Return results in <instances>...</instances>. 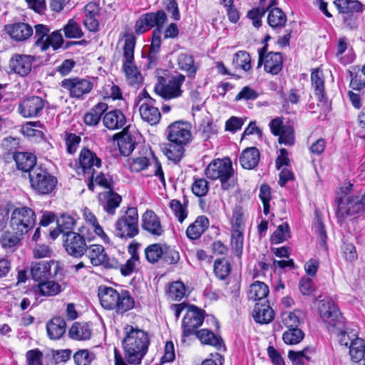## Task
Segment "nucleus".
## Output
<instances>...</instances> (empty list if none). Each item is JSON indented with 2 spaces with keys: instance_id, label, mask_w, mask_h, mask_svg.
<instances>
[{
  "instance_id": "5fc2aeb1",
  "label": "nucleus",
  "mask_w": 365,
  "mask_h": 365,
  "mask_svg": "<svg viewBox=\"0 0 365 365\" xmlns=\"http://www.w3.org/2000/svg\"><path fill=\"white\" fill-rule=\"evenodd\" d=\"M233 63L245 71H248L251 68V58L250 54L245 51H240L234 56Z\"/></svg>"
},
{
  "instance_id": "a211bd4d",
  "label": "nucleus",
  "mask_w": 365,
  "mask_h": 365,
  "mask_svg": "<svg viewBox=\"0 0 365 365\" xmlns=\"http://www.w3.org/2000/svg\"><path fill=\"white\" fill-rule=\"evenodd\" d=\"M34 61V58L32 56L14 54L9 60V67L11 72L24 77L30 73Z\"/></svg>"
},
{
  "instance_id": "c756f323",
  "label": "nucleus",
  "mask_w": 365,
  "mask_h": 365,
  "mask_svg": "<svg viewBox=\"0 0 365 365\" xmlns=\"http://www.w3.org/2000/svg\"><path fill=\"white\" fill-rule=\"evenodd\" d=\"M14 159L16 163L18 169L29 172L36 168V157L31 153L28 152H19L14 155Z\"/></svg>"
},
{
  "instance_id": "603ef678",
  "label": "nucleus",
  "mask_w": 365,
  "mask_h": 365,
  "mask_svg": "<svg viewBox=\"0 0 365 365\" xmlns=\"http://www.w3.org/2000/svg\"><path fill=\"white\" fill-rule=\"evenodd\" d=\"M290 237L289 227L287 222L279 225L272 235L270 241L273 244H279Z\"/></svg>"
},
{
  "instance_id": "c9c22d12",
  "label": "nucleus",
  "mask_w": 365,
  "mask_h": 365,
  "mask_svg": "<svg viewBox=\"0 0 365 365\" xmlns=\"http://www.w3.org/2000/svg\"><path fill=\"white\" fill-rule=\"evenodd\" d=\"M267 16L268 24L274 29H281L287 22V16L279 8H272L269 10Z\"/></svg>"
},
{
  "instance_id": "bf43d9fd",
  "label": "nucleus",
  "mask_w": 365,
  "mask_h": 365,
  "mask_svg": "<svg viewBox=\"0 0 365 365\" xmlns=\"http://www.w3.org/2000/svg\"><path fill=\"white\" fill-rule=\"evenodd\" d=\"M230 264L225 258L217 259L215 261L214 272L219 279H225V277L230 274Z\"/></svg>"
},
{
  "instance_id": "a878e982",
  "label": "nucleus",
  "mask_w": 365,
  "mask_h": 365,
  "mask_svg": "<svg viewBox=\"0 0 365 365\" xmlns=\"http://www.w3.org/2000/svg\"><path fill=\"white\" fill-rule=\"evenodd\" d=\"M121 201L122 197L120 195L109 190L102 195L101 204L106 213L113 215L115 214V210L120 206Z\"/></svg>"
},
{
  "instance_id": "338daca9",
  "label": "nucleus",
  "mask_w": 365,
  "mask_h": 365,
  "mask_svg": "<svg viewBox=\"0 0 365 365\" xmlns=\"http://www.w3.org/2000/svg\"><path fill=\"white\" fill-rule=\"evenodd\" d=\"M185 294V287L182 282L177 281L170 284L169 296L174 300L182 299Z\"/></svg>"
},
{
  "instance_id": "a18cd8bd",
  "label": "nucleus",
  "mask_w": 365,
  "mask_h": 365,
  "mask_svg": "<svg viewBox=\"0 0 365 365\" xmlns=\"http://www.w3.org/2000/svg\"><path fill=\"white\" fill-rule=\"evenodd\" d=\"M183 146L184 145L169 142L167 147L164 149V154L168 160L177 163L183 156L185 151Z\"/></svg>"
},
{
  "instance_id": "79ce46f5",
  "label": "nucleus",
  "mask_w": 365,
  "mask_h": 365,
  "mask_svg": "<svg viewBox=\"0 0 365 365\" xmlns=\"http://www.w3.org/2000/svg\"><path fill=\"white\" fill-rule=\"evenodd\" d=\"M178 64L182 71L187 72L190 76H194L198 69V66L195 63L192 56L185 53L178 56Z\"/></svg>"
},
{
  "instance_id": "4be33fe9",
  "label": "nucleus",
  "mask_w": 365,
  "mask_h": 365,
  "mask_svg": "<svg viewBox=\"0 0 365 365\" xmlns=\"http://www.w3.org/2000/svg\"><path fill=\"white\" fill-rule=\"evenodd\" d=\"M142 227L154 236H160L164 232L160 218L152 210H147L143 215Z\"/></svg>"
},
{
  "instance_id": "3c124183",
  "label": "nucleus",
  "mask_w": 365,
  "mask_h": 365,
  "mask_svg": "<svg viewBox=\"0 0 365 365\" xmlns=\"http://www.w3.org/2000/svg\"><path fill=\"white\" fill-rule=\"evenodd\" d=\"M304 336V332L298 328L288 329L284 331L282 336L283 341L287 344H299Z\"/></svg>"
},
{
  "instance_id": "1a4fd4ad",
  "label": "nucleus",
  "mask_w": 365,
  "mask_h": 365,
  "mask_svg": "<svg viewBox=\"0 0 365 365\" xmlns=\"http://www.w3.org/2000/svg\"><path fill=\"white\" fill-rule=\"evenodd\" d=\"M29 180L31 187L42 195L51 192L57 183L56 178L40 166L30 170Z\"/></svg>"
},
{
  "instance_id": "f257e3e1",
  "label": "nucleus",
  "mask_w": 365,
  "mask_h": 365,
  "mask_svg": "<svg viewBox=\"0 0 365 365\" xmlns=\"http://www.w3.org/2000/svg\"><path fill=\"white\" fill-rule=\"evenodd\" d=\"M125 336L122 340L123 356L115 348V365H139L148 351L150 344L148 333L138 327L127 325L124 328Z\"/></svg>"
},
{
  "instance_id": "f3484780",
  "label": "nucleus",
  "mask_w": 365,
  "mask_h": 365,
  "mask_svg": "<svg viewBox=\"0 0 365 365\" xmlns=\"http://www.w3.org/2000/svg\"><path fill=\"white\" fill-rule=\"evenodd\" d=\"M167 131L168 140L170 143L185 145L191 138V132L188 123L182 121H176L170 125Z\"/></svg>"
},
{
  "instance_id": "ddd939ff",
  "label": "nucleus",
  "mask_w": 365,
  "mask_h": 365,
  "mask_svg": "<svg viewBox=\"0 0 365 365\" xmlns=\"http://www.w3.org/2000/svg\"><path fill=\"white\" fill-rule=\"evenodd\" d=\"M46 103V101L41 97L36 96L26 97L20 101L18 110L24 118H36L42 113Z\"/></svg>"
},
{
  "instance_id": "cd10ccee",
  "label": "nucleus",
  "mask_w": 365,
  "mask_h": 365,
  "mask_svg": "<svg viewBox=\"0 0 365 365\" xmlns=\"http://www.w3.org/2000/svg\"><path fill=\"white\" fill-rule=\"evenodd\" d=\"M259 158V150L255 147H250L242 152L240 156V163L242 168L252 170L258 165Z\"/></svg>"
},
{
  "instance_id": "de8ad7c7",
  "label": "nucleus",
  "mask_w": 365,
  "mask_h": 365,
  "mask_svg": "<svg viewBox=\"0 0 365 365\" xmlns=\"http://www.w3.org/2000/svg\"><path fill=\"white\" fill-rule=\"evenodd\" d=\"M244 231L242 230H231L232 250L237 256H240L242 252Z\"/></svg>"
},
{
  "instance_id": "37998d69",
  "label": "nucleus",
  "mask_w": 365,
  "mask_h": 365,
  "mask_svg": "<svg viewBox=\"0 0 365 365\" xmlns=\"http://www.w3.org/2000/svg\"><path fill=\"white\" fill-rule=\"evenodd\" d=\"M150 24V27L155 29H159L162 32V29L168 20L167 15L163 10H158L156 12H149L145 14Z\"/></svg>"
},
{
  "instance_id": "412c9836",
  "label": "nucleus",
  "mask_w": 365,
  "mask_h": 365,
  "mask_svg": "<svg viewBox=\"0 0 365 365\" xmlns=\"http://www.w3.org/2000/svg\"><path fill=\"white\" fill-rule=\"evenodd\" d=\"M116 295L112 310L117 314H123L134 308L135 299L128 290H117Z\"/></svg>"
},
{
  "instance_id": "72a5a7b5",
  "label": "nucleus",
  "mask_w": 365,
  "mask_h": 365,
  "mask_svg": "<svg viewBox=\"0 0 365 365\" xmlns=\"http://www.w3.org/2000/svg\"><path fill=\"white\" fill-rule=\"evenodd\" d=\"M51 263L47 262H34L31 265V273L35 281H44L51 276Z\"/></svg>"
},
{
  "instance_id": "393cba45",
  "label": "nucleus",
  "mask_w": 365,
  "mask_h": 365,
  "mask_svg": "<svg viewBox=\"0 0 365 365\" xmlns=\"http://www.w3.org/2000/svg\"><path fill=\"white\" fill-rule=\"evenodd\" d=\"M334 4L341 15L363 13L365 5L358 0H334Z\"/></svg>"
},
{
  "instance_id": "774afa93",
  "label": "nucleus",
  "mask_w": 365,
  "mask_h": 365,
  "mask_svg": "<svg viewBox=\"0 0 365 365\" xmlns=\"http://www.w3.org/2000/svg\"><path fill=\"white\" fill-rule=\"evenodd\" d=\"M162 259L170 264H176L180 260L179 252L170 246H163Z\"/></svg>"
},
{
  "instance_id": "423d86ee",
  "label": "nucleus",
  "mask_w": 365,
  "mask_h": 365,
  "mask_svg": "<svg viewBox=\"0 0 365 365\" xmlns=\"http://www.w3.org/2000/svg\"><path fill=\"white\" fill-rule=\"evenodd\" d=\"M185 80V76L180 73L169 76L167 78L159 77L158 82L154 87V91L165 100L179 98L183 93L181 86Z\"/></svg>"
},
{
  "instance_id": "2f4dec72",
  "label": "nucleus",
  "mask_w": 365,
  "mask_h": 365,
  "mask_svg": "<svg viewBox=\"0 0 365 365\" xmlns=\"http://www.w3.org/2000/svg\"><path fill=\"white\" fill-rule=\"evenodd\" d=\"M139 112L143 120L151 125L158 123L161 118L159 109L150 103H142Z\"/></svg>"
},
{
  "instance_id": "13d9d810",
  "label": "nucleus",
  "mask_w": 365,
  "mask_h": 365,
  "mask_svg": "<svg viewBox=\"0 0 365 365\" xmlns=\"http://www.w3.org/2000/svg\"><path fill=\"white\" fill-rule=\"evenodd\" d=\"M163 246L160 244H153L146 247L145 255L146 259L150 263L157 262L162 258Z\"/></svg>"
},
{
  "instance_id": "f03ea898",
  "label": "nucleus",
  "mask_w": 365,
  "mask_h": 365,
  "mask_svg": "<svg viewBox=\"0 0 365 365\" xmlns=\"http://www.w3.org/2000/svg\"><path fill=\"white\" fill-rule=\"evenodd\" d=\"M205 173L209 179L219 180L222 190H227L235 185V171L229 158L212 160L206 167Z\"/></svg>"
},
{
  "instance_id": "2eb2a0df",
  "label": "nucleus",
  "mask_w": 365,
  "mask_h": 365,
  "mask_svg": "<svg viewBox=\"0 0 365 365\" xmlns=\"http://www.w3.org/2000/svg\"><path fill=\"white\" fill-rule=\"evenodd\" d=\"M79 231L80 233H69L63 242V246L68 254L74 257H81L85 255L88 246L83 236V228Z\"/></svg>"
},
{
  "instance_id": "f8f14e48",
  "label": "nucleus",
  "mask_w": 365,
  "mask_h": 365,
  "mask_svg": "<svg viewBox=\"0 0 365 365\" xmlns=\"http://www.w3.org/2000/svg\"><path fill=\"white\" fill-rule=\"evenodd\" d=\"M205 318L204 310L195 305H190L182 319V337H187L195 333V330L202 325Z\"/></svg>"
},
{
  "instance_id": "49530a36",
  "label": "nucleus",
  "mask_w": 365,
  "mask_h": 365,
  "mask_svg": "<svg viewBox=\"0 0 365 365\" xmlns=\"http://www.w3.org/2000/svg\"><path fill=\"white\" fill-rule=\"evenodd\" d=\"M118 145L122 155L128 156L134 150L135 141L130 134L122 135L118 140Z\"/></svg>"
},
{
  "instance_id": "8fccbe9b",
  "label": "nucleus",
  "mask_w": 365,
  "mask_h": 365,
  "mask_svg": "<svg viewBox=\"0 0 365 365\" xmlns=\"http://www.w3.org/2000/svg\"><path fill=\"white\" fill-rule=\"evenodd\" d=\"M57 226L65 237L69 233H75L72 231L75 225V220L70 215H62L56 220Z\"/></svg>"
},
{
  "instance_id": "6e6d98bb",
  "label": "nucleus",
  "mask_w": 365,
  "mask_h": 365,
  "mask_svg": "<svg viewBox=\"0 0 365 365\" xmlns=\"http://www.w3.org/2000/svg\"><path fill=\"white\" fill-rule=\"evenodd\" d=\"M95 359V354L88 349H80L73 354L76 365H91Z\"/></svg>"
},
{
  "instance_id": "dca6fc26",
  "label": "nucleus",
  "mask_w": 365,
  "mask_h": 365,
  "mask_svg": "<svg viewBox=\"0 0 365 365\" xmlns=\"http://www.w3.org/2000/svg\"><path fill=\"white\" fill-rule=\"evenodd\" d=\"M269 128L272 133L278 136V142L286 145L294 144V129L291 125H284L280 118H276L269 122Z\"/></svg>"
},
{
  "instance_id": "09e8293b",
  "label": "nucleus",
  "mask_w": 365,
  "mask_h": 365,
  "mask_svg": "<svg viewBox=\"0 0 365 365\" xmlns=\"http://www.w3.org/2000/svg\"><path fill=\"white\" fill-rule=\"evenodd\" d=\"M50 29L48 26L43 24H37L35 26V38L36 46L40 47L41 51L47 50V43L46 38L48 36Z\"/></svg>"
},
{
  "instance_id": "e433bc0d",
  "label": "nucleus",
  "mask_w": 365,
  "mask_h": 365,
  "mask_svg": "<svg viewBox=\"0 0 365 365\" xmlns=\"http://www.w3.org/2000/svg\"><path fill=\"white\" fill-rule=\"evenodd\" d=\"M128 252L131 257L126 261L125 264H121L120 272L123 276H128L133 273L139 263V256L136 245H130L128 247Z\"/></svg>"
},
{
  "instance_id": "680f3d73",
  "label": "nucleus",
  "mask_w": 365,
  "mask_h": 365,
  "mask_svg": "<svg viewBox=\"0 0 365 365\" xmlns=\"http://www.w3.org/2000/svg\"><path fill=\"white\" fill-rule=\"evenodd\" d=\"M169 207L173 212L175 216L180 222H182L187 216V210L185 205H183L180 200H172L169 202Z\"/></svg>"
},
{
  "instance_id": "e2e57ef3",
  "label": "nucleus",
  "mask_w": 365,
  "mask_h": 365,
  "mask_svg": "<svg viewBox=\"0 0 365 365\" xmlns=\"http://www.w3.org/2000/svg\"><path fill=\"white\" fill-rule=\"evenodd\" d=\"M64 34L66 38H77L83 36V33L78 24L73 19L68 21L63 27Z\"/></svg>"
},
{
  "instance_id": "4468645a",
  "label": "nucleus",
  "mask_w": 365,
  "mask_h": 365,
  "mask_svg": "<svg viewBox=\"0 0 365 365\" xmlns=\"http://www.w3.org/2000/svg\"><path fill=\"white\" fill-rule=\"evenodd\" d=\"M78 160L79 166L76 170L77 173L90 175L92 179L94 178L95 168H99L101 166V159L86 148L81 150Z\"/></svg>"
},
{
  "instance_id": "0eeeda50",
  "label": "nucleus",
  "mask_w": 365,
  "mask_h": 365,
  "mask_svg": "<svg viewBox=\"0 0 365 365\" xmlns=\"http://www.w3.org/2000/svg\"><path fill=\"white\" fill-rule=\"evenodd\" d=\"M365 212V192L352 195L337 202L336 215L339 222H342L347 216H355Z\"/></svg>"
},
{
  "instance_id": "bb28decb",
  "label": "nucleus",
  "mask_w": 365,
  "mask_h": 365,
  "mask_svg": "<svg viewBox=\"0 0 365 365\" xmlns=\"http://www.w3.org/2000/svg\"><path fill=\"white\" fill-rule=\"evenodd\" d=\"M210 225L208 218L205 215L198 216L186 230V235L190 240H197L206 231Z\"/></svg>"
},
{
  "instance_id": "58836bf2",
  "label": "nucleus",
  "mask_w": 365,
  "mask_h": 365,
  "mask_svg": "<svg viewBox=\"0 0 365 365\" xmlns=\"http://www.w3.org/2000/svg\"><path fill=\"white\" fill-rule=\"evenodd\" d=\"M68 335L75 340H86L90 339L91 331L87 324L75 322L70 328Z\"/></svg>"
},
{
  "instance_id": "39448f33",
  "label": "nucleus",
  "mask_w": 365,
  "mask_h": 365,
  "mask_svg": "<svg viewBox=\"0 0 365 365\" xmlns=\"http://www.w3.org/2000/svg\"><path fill=\"white\" fill-rule=\"evenodd\" d=\"M319 312L330 332L343 331L345 328L344 319L331 299L324 298L319 302Z\"/></svg>"
},
{
  "instance_id": "473e14b6",
  "label": "nucleus",
  "mask_w": 365,
  "mask_h": 365,
  "mask_svg": "<svg viewBox=\"0 0 365 365\" xmlns=\"http://www.w3.org/2000/svg\"><path fill=\"white\" fill-rule=\"evenodd\" d=\"M253 317L257 323L268 324L274 319V313L268 304L257 302L253 311Z\"/></svg>"
},
{
  "instance_id": "052dcab7",
  "label": "nucleus",
  "mask_w": 365,
  "mask_h": 365,
  "mask_svg": "<svg viewBox=\"0 0 365 365\" xmlns=\"http://www.w3.org/2000/svg\"><path fill=\"white\" fill-rule=\"evenodd\" d=\"M230 222L231 230H245L244 212L242 207L236 206L234 208Z\"/></svg>"
},
{
  "instance_id": "f704fd0d",
  "label": "nucleus",
  "mask_w": 365,
  "mask_h": 365,
  "mask_svg": "<svg viewBox=\"0 0 365 365\" xmlns=\"http://www.w3.org/2000/svg\"><path fill=\"white\" fill-rule=\"evenodd\" d=\"M195 334L200 341L204 344L213 346L217 349H220L223 346L222 339L207 329H202L197 331Z\"/></svg>"
},
{
  "instance_id": "ea45409f",
  "label": "nucleus",
  "mask_w": 365,
  "mask_h": 365,
  "mask_svg": "<svg viewBox=\"0 0 365 365\" xmlns=\"http://www.w3.org/2000/svg\"><path fill=\"white\" fill-rule=\"evenodd\" d=\"M269 294V287L259 281H256L250 285L248 297L253 301L264 300Z\"/></svg>"
},
{
  "instance_id": "69168bd1",
  "label": "nucleus",
  "mask_w": 365,
  "mask_h": 365,
  "mask_svg": "<svg viewBox=\"0 0 365 365\" xmlns=\"http://www.w3.org/2000/svg\"><path fill=\"white\" fill-rule=\"evenodd\" d=\"M297 313L299 311L285 312L282 314V322L288 329L297 328L299 325L300 319Z\"/></svg>"
},
{
  "instance_id": "4c0bfd02",
  "label": "nucleus",
  "mask_w": 365,
  "mask_h": 365,
  "mask_svg": "<svg viewBox=\"0 0 365 365\" xmlns=\"http://www.w3.org/2000/svg\"><path fill=\"white\" fill-rule=\"evenodd\" d=\"M83 217L86 222L90 223L97 235L106 244L110 243V240L107 234L104 232L103 227L98 222V220L95 215L87 207L83 210Z\"/></svg>"
},
{
  "instance_id": "9d476101",
  "label": "nucleus",
  "mask_w": 365,
  "mask_h": 365,
  "mask_svg": "<svg viewBox=\"0 0 365 365\" xmlns=\"http://www.w3.org/2000/svg\"><path fill=\"white\" fill-rule=\"evenodd\" d=\"M61 86L68 92L70 97L77 99L83 98L93 88V83L89 79L79 77L65 78Z\"/></svg>"
},
{
  "instance_id": "7ed1b4c3",
  "label": "nucleus",
  "mask_w": 365,
  "mask_h": 365,
  "mask_svg": "<svg viewBox=\"0 0 365 365\" xmlns=\"http://www.w3.org/2000/svg\"><path fill=\"white\" fill-rule=\"evenodd\" d=\"M123 60L122 69L126 77L128 83L134 87H138L143 82L142 75L134 63V49L136 38L133 34H126L124 36Z\"/></svg>"
},
{
  "instance_id": "9b49d317",
  "label": "nucleus",
  "mask_w": 365,
  "mask_h": 365,
  "mask_svg": "<svg viewBox=\"0 0 365 365\" xmlns=\"http://www.w3.org/2000/svg\"><path fill=\"white\" fill-rule=\"evenodd\" d=\"M267 45L258 50L259 60L257 66L264 65V71L272 75L278 74L282 68L283 60L279 52H267Z\"/></svg>"
},
{
  "instance_id": "b1692460",
  "label": "nucleus",
  "mask_w": 365,
  "mask_h": 365,
  "mask_svg": "<svg viewBox=\"0 0 365 365\" xmlns=\"http://www.w3.org/2000/svg\"><path fill=\"white\" fill-rule=\"evenodd\" d=\"M48 336L52 340L61 339L66 332V323L63 317H55L46 324Z\"/></svg>"
},
{
  "instance_id": "864d4df0",
  "label": "nucleus",
  "mask_w": 365,
  "mask_h": 365,
  "mask_svg": "<svg viewBox=\"0 0 365 365\" xmlns=\"http://www.w3.org/2000/svg\"><path fill=\"white\" fill-rule=\"evenodd\" d=\"M38 287L40 294L43 296H54L61 292V286L53 281H41Z\"/></svg>"
},
{
  "instance_id": "a19ab883",
  "label": "nucleus",
  "mask_w": 365,
  "mask_h": 365,
  "mask_svg": "<svg viewBox=\"0 0 365 365\" xmlns=\"http://www.w3.org/2000/svg\"><path fill=\"white\" fill-rule=\"evenodd\" d=\"M365 354V341L363 339L356 337L349 345V355L354 362L360 361Z\"/></svg>"
},
{
  "instance_id": "4d7b16f0",
  "label": "nucleus",
  "mask_w": 365,
  "mask_h": 365,
  "mask_svg": "<svg viewBox=\"0 0 365 365\" xmlns=\"http://www.w3.org/2000/svg\"><path fill=\"white\" fill-rule=\"evenodd\" d=\"M210 189L208 181L203 178H194L192 185V191L197 197H203L207 195Z\"/></svg>"
},
{
  "instance_id": "20e7f679",
  "label": "nucleus",
  "mask_w": 365,
  "mask_h": 365,
  "mask_svg": "<svg viewBox=\"0 0 365 365\" xmlns=\"http://www.w3.org/2000/svg\"><path fill=\"white\" fill-rule=\"evenodd\" d=\"M138 212L135 207H129L114 224L113 234L120 239H131L139 233Z\"/></svg>"
},
{
  "instance_id": "c03bdc74",
  "label": "nucleus",
  "mask_w": 365,
  "mask_h": 365,
  "mask_svg": "<svg viewBox=\"0 0 365 365\" xmlns=\"http://www.w3.org/2000/svg\"><path fill=\"white\" fill-rule=\"evenodd\" d=\"M314 352L313 349L306 347L300 351H289L288 356L293 365H303L306 361L311 360L310 354Z\"/></svg>"
},
{
  "instance_id": "6ab92c4d",
  "label": "nucleus",
  "mask_w": 365,
  "mask_h": 365,
  "mask_svg": "<svg viewBox=\"0 0 365 365\" xmlns=\"http://www.w3.org/2000/svg\"><path fill=\"white\" fill-rule=\"evenodd\" d=\"M5 32L16 41H24L33 34L32 27L26 23L18 22L6 24L4 26Z\"/></svg>"
},
{
  "instance_id": "5701e85b",
  "label": "nucleus",
  "mask_w": 365,
  "mask_h": 365,
  "mask_svg": "<svg viewBox=\"0 0 365 365\" xmlns=\"http://www.w3.org/2000/svg\"><path fill=\"white\" fill-rule=\"evenodd\" d=\"M126 118L123 113L115 109L105 113L103 117V125L109 130H118L125 125Z\"/></svg>"
},
{
  "instance_id": "0e129e2a",
  "label": "nucleus",
  "mask_w": 365,
  "mask_h": 365,
  "mask_svg": "<svg viewBox=\"0 0 365 365\" xmlns=\"http://www.w3.org/2000/svg\"><path fill=\"white\" fill-rule=\"evenodd\" d=\"M20 235L11 234L9 232H4L0 237V244L5 249H11L20 242Z\"/></svg>"
},
{
  "instance_id": "aec40b11",
  "label": "nucleus",
  "mask_w": 365,
  "mask_h": 365,
  "mask_svg": "<svg viewBox=\"0 0 365 365\" xmlns=\"http://www.w3.org/2000/svg\"><path fill=\"white\" fill-rule=\"evenodd\" d=\"M90 259L91 264L94 267H110V259L101 245L93 244L88 245L85 252Z\"/></svg>"
},
{
  "instance_id": "7c9ffc66",
  "label": "nucleus",
  "mask_w": 365,
  "mask_h": 365,
  "mask_svg": "<svg viewBox=\"0 0 365 365\" xmlns=\"http://www.w3.org/2000/svg\"><path fill=\"white\" fill-rule=\"evenodd\" d=\"M311 82L318 100L322 103L326 102L327 96L324 91V80L322 71L318 68L314 69L311 73Z\"/></svg>"
},
{
  "instance_id": "c85d7f7f",
  "label": "nucleus",
  "mask_w": 365,
  "mask_h": 365,
  "mask_svg": "<svg viewBox=\"0 0 365 365\" xmlns=\"http://www.w3.org/2000/svg\"><path fill=\"white\" fill-rule=\"evenodd\" d=\"M117 289L105 285L98 287V297L101 305L107 310H112L114 307L115 297H117Z\"/></svg>"
},
{
  "instance_id": "6e6552de",
  "label": "nucleus",
  "mask_w": 365,
  "mask_h": 365,
  "mask_svg": "<svg viewBox=\"0 0 365 365\" xmlns=\"http://www.w3.org/2000/svg\"><path fill=\"white\" fill-rule=\"evenodd\" d=\"M35 213L28 207H17L11 213L10 225L14 233L22 236L35 225Z\"/></svg>"
}]
</instances>
